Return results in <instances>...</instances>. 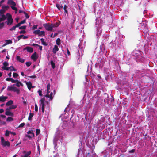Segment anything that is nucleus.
I'll use <instances>...</instances> for the list:
<instances>
[{
  "instance_id": "53",
  "label": "nucleus",
  "mask_w": 157,
  "mask_h": 157,
  "mask_svg": "<svg viewBox=\"0 0 157 157\" xmlns=\"http://www.w3.org/2000/svg\"><path fill=\"white\" fill-rule=\"evenodd\" d=\"M25 124V123H21L19 126V127H23L24 126Z\"/></svg>"
},
{
  "instance_id": "47",
  "label": "nucleus",
  "mask_w": 157,
  "mask_h": 157,
  "mask_svg": "<svg viewBox=\"0 0 157 157\" xmlns=\"http://www.w3.org/2000/svg\"><path fill=\"white\" fill-rule=\"evenodd\" d=\"M3 65L5 67L8 66V63L6 62H5L3 63Z\"/></svg>"
},
{
  "instance_id": "56",
  "label": "nucleus",
  "mask_w": 157,
  "mask_h": 157,
  "mask_svg": "<svg viewBox=\"0 0 157 157\" xmlns=\"http://www.w3.org/2000/svg\"><path fill=\"white\" fill-rule=\"evenodd\" d=\"M135 151V149H133L132 150H131L129 151V152L130 153H134Z\"/></svg>"
},
{
  "instance_id": "61",
  "label": "nucleus",
  "mask_w": 157,
  "mask_h": 157,
  "mask_svg": "<svg viewBox=\"0 0 157 157\" xmlns=\"http://www.w3.org/2000/svg\"><path fill=\"white\" fill-rule=\"evenodd\" d=\"M11 78H7L6 79V80L8 81H10Z\"/></svg>"
},
{
  "instance_id": "6",
  "label": "nucleus",
  "mask_w": 157,
  "mask_h": 157,
  "mask_svg": "<svg viewBox=\"0 0 157 157\" xmlns=\"http://www.w3.org/2000/svg\"><path fill=\"white\" fill-rule=\"evenodd\" d=\"M5 114L7 116H13V113L9 111V109L8 108L6 109V111L5 112Z\"/></svg>"
},
{
  "instance_id": "46",
  "label": "nucleus",
  "mask_w": 157,
  "mask_h": 157,
  "mask_svg": "<svg viewBox=\"0 0 157 157\" xmlns=\"http://www.w3.org/2000/svg\"><path fill=\"white\" fill-rule=\"evenodd\" d=\"M51 86L50 84V83H48L47 85V90H49L50 89V87Z\"/></svg>"
},
{
  "instance_id": "50",
  "label": "nucleus",
  "mask_w": 157,
  "mask_h": 157,
  "mask_svg": "<svg viewBox=\"0 0 157 157\" xmlns=\"http://www.w3.org/2000/svg\"><path fill=\"white\" fill-rule=\"evenodd\" d=\"M5 141L4 138L3 137H1V144L4 142Z\"/></svg>"
},
{
  "instance_id": "17",
  "label": "nucleus",
  "mask_w": 157,
  "mask_h": 157,
  "mask_svg": "<svg viewBox=\"0 0 157 157\" xmlns=\"http://www.w3.org/2000/svg\"><path fill=\"white\" fill-rule=\"evenodd\" d=\"M56 6L59 10H60L61 9H62L63 8V6L62 5H61L58 3L56 4Z\"/></svg>"
},
{
  "instance_id": "58",
  "label": "nucleus",
  "mask_w": 157,
  "mask_h": 157,
  "mask_svg": "<svg viewBox=\"0 0 157 157\" xmlns=\"http://www.w3.org/2000/svg\"><path fill=\"white\" fill-rule=\"evenodd\" d=\"M67 52L68 55V56L70 55V52L67 48Z\"/></svg>"
},
{
  "instance_id": "37",
  "label": "nucleus",
  "mask_w": 157,
  "mask_h": 157,
  "mask_svg": "<svg viewBox=\"0 0 157 157\" xmlns=\"http://www.w3.org/2000/svg\"><path fill=\"white\" fill-rule=\"evenodd\" d=\"M10 133V131H9L8 130H6V133L5 134V136H9Z\"/></svg>"
},
{
  "instance_id": "43",
  "label": "nucleus",
  "mask_w": 157,
  "mask_h": 157,
  "mask_svg": "<svg viewBox=\"0 0 157 157\" xmlns=\"http://www.w3.org/2000/svg\"><path fill=\"white\" fill-rule=\"evenodd\" d=\"M25 136L28 137L29 139H30L32 138L33 137L32 136V135H25Z\"/></svg>"
},
{
  "instance_id": "59",
  "label": "nucleus",
  "mask_w": 157,
  "mask_h": 157,
  "mask_svg": "<svg viewBox=\"0 0 157 157\" xmlns=\"http://www.w3.org/2000/svg\"><path fill=\"white\" fill-rule=\"evenodd\" d=\"M29 77L31 78H36V75H32L30 76H29Z\"/></svg>"
},
{
  "instance_id": "26",
  "label": "nucleus",
  "mask_w": 157,
  "mask_h": 157,
  "mask_svg": "<svg viewBox=\"0 0 157 157\" xmlns=\"http://www.w3.org/2000/svg\"><path fill=\"white\" fill-rule=\"evenodd\" d=\"M14 87L12 86H8L7 90L8 91H13Z\"/></svg>"
},
{
  "instance_id": "5",
  "label": "nucleus",
  "mask_w": 157,
  "mask_h": 157,
  "mask_svg": "<svg viewBox=\"0 0 157 157\" xmlns=\"http://www.w3.org/2000/svg\"><path fill=\"white\" fill-rule=\"evenodd\" d=\"M24 50H26L28 52L32 53L33 51V48L30 47H26L25 48L23 49Z\"/></svg>"
},
{
  "instance_id": "63",
  "label": "nucleus",
  "mask_w": 157,
  "mask_h": 157,
  "mask_svg": "<svg viewBox=\"0 0 157 157\" xmlns=\"http://www.w3.org/2000/svg\"><path fill=\"white\" fill-rule=\"evenodd\" d=\"M4 111V110L3 109H0V113H1L3 112Z\"/></svg>"
},
{
  "instance_id": "28",
  "label": "nucleus",
  "mask_w": 157,
  "mask_h": 157,
  "mask_svg": "<svg viewBox=\"0 0 157 157\" xmlns=\"http://www.w3.org/2000/svg\"><path fill=\"white\" fill-rule=\"evenodd\" d=\"M17 107V106L16 105H11L10 106L9 109H15Z\"/></svg>"
},
{
  "instance_id": "15",
  "label": "nucleus",
  "mask_w": 157,
  "mask_h": 157,
  "mask_svg": "<svg viewBox=\"0 0 157 157\" xmlns=\"http://www.w3.org/2000/svg\"><path fill=\"white\" fill-rule=\"evenodd\" d=\"M23 153H25L24 156H22V157H28L29 155H30L31 153V151H29L26 153V151H24L23 152Z\"/></svg>"
},
{
  "instance_id": "21",
  "label": "nucleus",
  "mask_w": 157,
  "mask_h": 157,
  "mask_svg": "<svg viewBox=\"0 0 157 157\" xmlns=\"http://www.w3.org/2000/svg\"><path fill=\"white\" fill-rule=\"evenodd\" d=\"M13 101L10 100L6 103V105L7 106L11 105L13 104Z\"/></svg>"
},
{
  "instance_id": "16",
  "label": "nucleus",
  "mask_w": 157,
  "mask_h": 157,
  "mask_svg": "<svg viewBox=\"0 0 157 157\" xmlns=\"http://www.w3.org/2000/svg\"><path fill=\"white\" fill-rule=\"evenodd\" d=\"M1 16V17L0 18V23L2 21H5L6 18V17L5 15H0Z\"/></svg>"
},
{
  "instance_id": "3",
  "label": "nucleus",
  "mask_w": 157,
  "mask_h": 157,
  "mask_svg": "<svg viewBox=\"0 0 157 157\" xmlns=\"http://www.w3.org/2000/svg\"><path fill=\"white\" fill-rule=\"evenodd\" d=\"M45 29L48 31H52V30L51 24L50 23H45L43 25Z\"/></svg>"
},
{
  "instance_id": "22",
  "label": "nucleus",
  "mask_w": 157,
  "mask_h": 157,
  "mask_svg": "<svg viewBox=\"0 0 157 157\" xmlns=\"http://www.w3.org/2000/svg\"><path fill=\"white\" fill-rule=\"evenodd\" d=\"M33 113H29V115L28 117V120L29 121L31 120H32V118L33 116Z\"/></svg>"
},
{
  "instance_id": "60",
  "label": "nucleus",
  "mask_w": 157,
  "mask_h": 157,
  "mask_svg": "<svg viewBox=\"0 0 157 157\" xmlns=\"http://www.w3.org/2000/svg\"><path fill=\"white\" fill-rule=\"evenodd\" d=\"M55 25H56V26L57 27H58L60 25V24L59 22H56L55 23Z\"/></svg>"
},
{
  "instance_id": "45",
  "label": "nucleus",
  "mask_w": 157,
  "mask_h": 157,
  "mask_svg": "<svg viewBox=\"0 0 157 157\" xmlns=\"http://www.w3.org/2000/svg\"><path fill=\"white\" fill-rule=\"evenodd\" d=\"M35 110L36 112H37L38 111V107L36 104L35 105Z\"/></svg>"
},
{
  "instance_id": "64",
  "label": "nucleus",
  "mask_w": 157,
  "mask_h": 157,
  "mask_svg": "<svg viewBox=\"0 0 157 157\" xmlns=\"http://www.w3.org/2000/svg\"><path fill=\"white\" fill-rule=\"evenodd\" d=\"M10 133L11 134L13 135H16V133L15 132H12L10 131Z\"/></svg>"
},
{
  "instance_id": "8",
  "label": "nucleus",
  "mask_w": 157,
  "mask_h": 157,
  "mask_svg": "<svg viewBox=\"0 0 157 157\" xmlns=\"http://www.w3.org/2000/svg\"><path fill=\"white\" fill-rule=\"evenodd\" d=\"M31 59L34 61H36L37 59V57L36 56V52H35L31 56Z\"/></svg>"
},
{
  "instance_id": "34",
  "label": "nucleus",
  "mask_w": 157,
  "mask_h": 157,
  "mask_svg": "<svg viewBox=\"0 0 157 157\" xmlns=\"http://www.w3.org/2000/svg\"><path fill=\"white\" fill-rule=\"evenodd\" d=\"M2 8L4 10H8V9L9 8V7L8 6H2Z\"/></svg>"
},
{
  "instance_id": "27",
  "label": "nucleus",
  "mask_w": 157,
  "mask_h": 157,
  "mask_svg": "<svg viewBox=\"0 0 157 157\" xmlns=\"http://www.w3.org/2000/svg\"><path fill=\"white\" fill-rule=\"evenodd\" d=\"M61 40L59 38H58L57 39L56 41V44L58 45H59L60 44L61 42H60Z\"/></svg>"
},
{
  "instance_id": "51",
  "label": "nucleus",
  "mask_w": 157,
  "mask_h": 157,
  "mask_svg": "<svg viewBox=\"0 0 157 157\" xmlns=\"http://www.w3.org/2000/svg\"><path fill=\"white\" fill-rule=\"evenodd\" d=\"M4 26V23L2 22L0 24V29L2 28Z\"/></svg>"
},
{
  "instance_id": "32",
  "label": "nucleus",
  "mask_w": 157,
  "mask_h": 157,
  "mask_svg": "<svg viewBox=\"0 0 157 157\" xmlns=\"http://www.w3.org/2000/svg\"><path fill=\"white\" fill-rule=\"evenodd\" d=\"M45 35V32L44 31H40L39 34L38 35L39 36H41L42 35L44 36Z\"/></svg>"
},
{
  "instance_id": "12",
  "label": "nucleus",
  "mask_w": 157,
  "mask_h": 157,
  "mask_svg": "<svg viewBox=\"0 0 157 157\" xmlns=\"http://www.w3.org/2000/svg\"><path fill=\"white\" fill-rule=\"evenodd\" d=\"M59 49L56 45H54V47L53 49L52 52L54 54L56 53V52L58 51Z\"/></svg>"
},
{
  "instance_id": "25",
  "label": "nucleus",
  "mask_w": 157,
  "mask_h": 157,
  "mask_svg": "<svg viewBox=\"0 0 157 157\" xmlns=\"http://www.w3.org/2000/svg\"><path fill=\"white\" fill-rule=\"evenodd\" d=\"M5 10H4L2 8L0 10V15H4V13H5Z\"/></svg>"
},
{
  "instance_id": "10",
  "label": "nucleus",
  "mask_w": 157,
  "mask_h": 157,
  "mask_svg": "<svg viewBox=\"0 0 157 157\" xmlns=\"http://www.w3.org/2000/svg\"><path fill=\"white\" fill-rule=\"evenodd\" d=\"M1 145L4 147L7 146L9 147L10 146V143L8 141H5L2 143Z\"/></svg>"
},
{
  "instance_id": "14",
  "label": "nucleus",
  "mask_w": 157,
  "mask_h": 157,
  "mask_svg": "<svg viewBox=\"0 0 157 157\" xmlns=\"http://www.w3.org/2000/svg\"><path fill=\"white\" fill-rule=\"evenodd\" d=\"M16 59L17 60L21 63H23L24 62V59L21 58L19 56H16Z\"/></svg>"
},
{
  "instance_id": "24",
  "label": "nucleus",
  "mask_w": 157,
  "mask_h": 157,
  "mask_svg": "<svg viewBox=\"0 0 157 157\" xmlns=\"http://www.w3.org/2000/svg\"><path fill=\"white\" fill-rule=\"evenodd\" d=\"M33 130L29 131H28V132H27V133L28 134V135L30 134L31 135H32L33 138H34V136H35V135H34V133L33 132Z\"/></svg>"
},
{
  "instance_id": "41",
  "label": "nucleus",
  "mask_w": 157,
  "mask_h": 157,
  "mask_svg": "<svg viewBox=\"0 0 157 157\" xmlns=\"http://www.w3.org/2000/svg\"><path fill=\"white\" fill-rule=\"evenodd\" d=\"M31 63H32L31 62H27L25 63V64L27 67L30 66L31 65Z\"/></svg>"
},
{
  "instance_id": "11",
  "label": "nucleus",
  "mask_w": 157,
  "mask_h": 157,
  "mask_svg": "<svg viewBox=\"0 0 157 157\" xmlns=\"http://www.w3.org/2000/svg\"><path fill=\"white\" fill-rule=\"evenodd\" d=\"M26 84L27 85L28 89L29 90H30L31 88H33L32 84L30 81L26 82Z\"/></svg>"
},
{
  "instance_id": "62",
  "label": "nucleus",
  "mask_w": 157,
  "mask_h": 157,
  "mask_svg": "<svg viewBox=\"0 0 157 157\" xmlns=\"http://www.w3.org/2000/svg\"><path fill=\"white\" fill-rule=\"evenodd\" d=\"M17 81H18V80H14L13 79V80L12 83H15Z\"/></svg>"
},
{
  "instance_id": "7",
  "label": "nucleus",
  "mask_w": 157,
  "mask_h": 157,
  "mask_svg": "<svg viewBox=\"0 0 157 157\" xmlns=\"http://www.w3.org/2000/svg\"><path fill=\"white\" fill-rule=\"evenodd\" d=\"M8 4L11 5V6H16V3L13 0H8Z\"/></svg>"
},
{
  "instance_id": "36",
  "label": "nucleus",
  "mask_w": 157,
  "mask_h": 157,
  "mask_svg": "<svg viewBox=\"0 0 157 157\" xmlns=\"http://www.w3.org/2000/svg\"><path fill=\"white\" fill-rule=\"evenodd\" d=\"M40 129H36V136L38 135L40 133Z\"/></svg>"
},
{
  "instance_id": "31",
  "label": "nucleus",
  "mask_w": 157,
  "mask_h": 157,
  "mask_svg": "<svg viewBox=\"0 0 157 157\" xmlns=\"http://www.w3.org/2000/svg\"><path fill=\"white\" fill-rule=\"evenodd\" d=\"M51 66H52V68L54 69L55 67V64L52 61H51L50 62Z\"/></svg>"
},
{
  "instance_id": "35",
  "label": "nucleus",
  "mask_w": 157,
  "mask_h": 157,
  "mask_svg": "<svg viewBox=\"0 0 157 157\" xmlns=\"http://www.w3.org/2000/svg\"><path fill=\"white\" fill-rule=\"evenodd\" d=\"M40 30H36L34 31L33 32L34 33L39 35V33L40 32Z\"/></svg>"
},
{
  "instance_id": "44",
  "label": "nucleus",
  "mask_w": 157,
  "mask_h": 157,
  "mask_svg": "<svg viewBox=\"0 0 157 157\" xmlns=\"http://www.w3.org/2000/svg\"><path fill=\"white\" fill-rule=\"evenodd\" d=\"M19 33L20 34H25L26 33V31L25 30H22L19 32Z\"/></svg>"
},
{
  "instance_id": "23",
  "label": "nucleus",
  "mask_w": 157,
  "mask_h": 157,
  "mask_svg": "<svg viewBox=\"0 0 157 157\" xmlns=\"http://www.w3.org/2000/svg\"><path fill=\"white\" fill-rule=\"evenodd\" d=\"M68 7L66 5H64L63 7V9L64 10V13H66L67 14H68V11L67 10V8Z\"/></svg>"
},
{
  "instance_id": "55",
  "label": "nucleus",
  "mask_w": 157,
  "mask_h": 157,
  "mask_svg": "<svg viewBox=\"0 0 157 157\" xmlns=\"http://www.w3.org/2000/svg\"><path fill=\"white\" fill-rule=\"evenodd\" d=\"M51 25H52V29L53 28H56V27H57L56 26V25L55 24H51Z\"/></svg>"
},
{
  "instance_id": "20",
  "label": "nucleus",
  "mask_w": 157,
  "mask_h": 157,
  "mask_svg": "<svg viewBox=\"0 0 157 157\" xmlns=\"http://www.w3.org/2000/svg\"><path fill=\"white\" fill-rule=\"evenodd\" d=\"M13 91L16 92L18 94H19L20 93L19 90L16 87H14Z\"/></svg>"
},
{
  "instance_id": "38",
  "label": "nucleus",
  "mask_w": 157,
  "mask_h": 157,
  "mask_svg": "<svg viewBox=\"0 0 157 157\" xmlns=\"http://www.w3.org/2000/svg\"><path fill=\"white\" fill-rule=\"evenodd\" d=\"M6 120L8 121H13V118L11 117H9L7 118Z\"/></svg>"
},
{
  "instance_id": "19",
  "label": "nucleus",
  "mask_w": 157,
  "mask_h": 157,
  "mask_svg": "<svg viewBox=\"0 0 157 157\" xmlns=\"http://www.w3.org/2000/svg\"><path fill=\"white\" fill-rule=\"evenodd\" d=\"M16 85L17 86L19 87H20V85L21 86H23V84L21 83V82H20L18 80V81L16 82Z\"/></svg>"
},
{
  "instance_id": "9",
  "label": "nucleus",
  "mask_w": 157,
  "mask_h": 157,
  "mask_svg": "<svg viewBox=\"0 0 157 157\" xmlns=\"http://www.w3.org/2000/svg\"><path fill=\"white\" fill-rule=\"evenodd\" d=\"M28 38V36H25L23 35H21L17 37V41H19L20 40V39L23 38L24 39H27Z\"/></svg>"
},
{
  "instance_id": "2",
  "label": "nucleus",
  "mask_w": 157,
  "mask_h": 157,
  "mask_svg": "<svg viewBox=\"0 0 157 157\" xmlns=\"http://www.w3.org/2000/svg\"><path fill=\"white\" fill-rule=\"evenodd\" d=\"M45 101V98L43 97L41 98L39 104L41 105V110L43 113H44V112Z\"/></svg>"
},
{
  "instance_id": "4",
  "label": "nucleus",
  "mask_w": 157,
  "mask_h": 157,
  "mask_svg": "<svg viewBox=\"0 0 157 157\" xmlns=\"http://www.w3.org/2000/svg\"><path fill=\"white\" fill-rule=\"evenodd\" d=\"M2 69L5 70H8L10 69L11 71H16L17 70L16 69H15L13 66H11L9 67H2Z\"/></svg>"
},
{
  "instance_id": "52",
  "label": "nucleus",
  "mask_w": 157,
  "mask_h": 157,
  "mask_svg": "<svg viewBox=\"0 0 157 157\" xmlns=\"http://www.w3.org/2000/svg\"><path fill=\"white\" fill-rule=\"evenodd\" d=\"M52 95H53V93L52 92H51L50 94V100H52L53 99V97H52Z\"/></svg>"
},
{
  "instance_id": "57",
  "label": "nucleus",
  "mask_w": 157,
  "mask_h": 157,
  "mask_svg": "<svg viewBox=\"0 0 157 157\" xmlns=\"http://www.w3.org/2000/svg\"><path fill=\"white\" fill-rule=\"evenodd\" d=\"M21 25V24L20 23V22L18 23L17 24L15 25L16 26V27H20Z\"/></svg>"
},
{
  "instance_id": "49",
  "label": "nucleus",
  "mask_w": 157,
  "mask_h": 157,
  "mask_svg": "<svg viewBox=\"0 0 157 157\" xmlns=\"http://www.w3.org/2000/svg\"><path fill=\"white\" fill-rule=\"evenodd\" d=\"M38 93H39V96H42V91L40 90H39L38 91Z\"/></svg>"
},
{
  "instance_id": "54",
  "label": "nucleus",
  "mask_w": 157,
  "mask_h": 157,
  "mask_svg": "<svg viewBox=\"0 0 157 157\" xmlns=\"http://www.w3.org/2000/svg\"><path fill=\"white\" fill-rule=\"evenodd\" d=\"M26 22V20L25 19H24L22 21H21L20 23L21 24H24Z\"/></svg>"
},
{
  "instance_id": "29",
  "label": "nucleus",
  "mask_w": 157,
  "mask_h": 157,
  "mask_svg": "<svg viewBox=\"0 0 157 157\" xmlns=\"http://www.w3.org/2000/svg\"><path fill=\"white\" fill-rule=\"evenodd\" d=\"M5 41L6 42V43L7 45L10 44H11L12 43V40H6Z\"/></svg>"
},
{
  "instance_id": "30",
  "label": "nucleus",
  "mask_w": 157,
  "mask_h": 157,
  "mask_svg": "<svg viewBox=\"0 0 157 157\" xmlns=\"http://www.w3.org/2000/svg\"><path fill=\"white\" fill-rule=\"evenodd\" d=\"M11 8L15 11V13H17V9L15 6H11Z\"/></svg>"
},
{
  "instance_id": "1",
  "label": "nucleus",
  "mask_w": 157,
  "mask_h": 157,
  "mask_svg": "<svg viewBox=\"0 0 157 157\" xmlns=\"http://www.w3.org/2000/svg\"><path fill=\"white\" fill-rule=\"evenodd\" d=\"M6 15L7 17V21L5 22V23H6L8 25H11L12 24L13 21L12 16L9 13H7Z\"/></svg>"
},
{
  "instance_id": "40",
  "label": "nucleus",
  "mask_w": 157,
  "mask_h": 157,
  "mask_svg": "<svg viewBox=\"0 0 157 157\" xmlns=\"http://www.w3.org/2000/svg\"><path fill=\"white\" fill-rule=\"evenodd\" d=\"M24 13L25 15V17L26 19H28L29 18V17L27 13L25 12H24Z\"/></svg>"
},
{
  "instance_id": "13",
  "label": "nucleus",
  "mask_w": 157,
  "mask_h": 157,
  "mask_svg": "<svg viewBox=\"0 0 157 157\" xmlns=\"http://www.w3.org/2000/svg\"><path fill=\"white\" fill-rule=\"evenodd\" d=\"M8 97L6 96H4L2 95L0 97V102H4L6 100L7 98Z\"/></svg>"
},
{
  "instance_id": "48",
  "label": "nucleus",
  "mask_w": 157,
  "mask_h": 157,
  "mask_svg": "<svg viewBox=\"0 0 157 157\" xmlns=\"http://www.w3.org/2000/svg\"><path fill=\"white\" fill-rule=\"evenodd\" d=\"M37 25H34L33 27L32 28V29L33 30H34L37 28Z\"/></svg>"
},
{
  "instance_id": "42",
  "label": "nucleus",
  "mask_w": 157,
  "mask_h": 157,
  "mask_svg": "<svg viewBox=\"0 0 157 157\" xmlns=\"http://www.w3.org/2000/svg\"><path fill=\"white\" fill-rule=\"evenodd\" d=\"M17 28L16 26H13L12 28H11L9 29L10 31H12L13 30H15L16 29V28Z\"/></svg>"
},
{
  "instance_id": "33",
  "label": "nucleus",
  "mask_w": 157,
  "mask_h": 157,
  "mask_svg": "<svg viewBox=\"0 0 157 157\" xmlns=\"http://www.w3.org/2000/svg\"><path fill=\"white\" fill-rule=\"evenodd\" d=\"M26 25H24L19 27V28L20 29L25 30L26 29Z\"/></svg>"
},
{
  "instance_id": "39",
  "label": "nucleus",
  "mask_w": 157,
  "mask_h": 157,
  "mask_svg": "<svg viewBox=\"0 0 157 157\" xmlns=\"http://www.w3.org/2000/svg\"><path fill=\"white\" fill-rule=\"evenodd\" d=\"M18 75L15 72H14L13 74V76L14 78H17L18 76Z\"/></svg>"
},
{
  "instance_id": "18",
  "label": "nucleus",
  "mask_w": 157,
  "mask_h": 157,
  "mask_svg": "<svg viewBox=\"0 0 157 157\" xmlns=\"http://www.w3.org/2000/svg\"><path fill=\"white\" fill-rule=\"evenodd\" d=\"M40 40L41 41V44L42 45L45 46H46L48 45V44L46 43V42L44 41L43 38H42L40 39Z\"/></svg>"
}]
</instances>
